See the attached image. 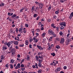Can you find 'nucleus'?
I'll return each mask as SVG.
<instances>
[{"label":"nucleus","mask_w":73,"mask_h":73,"mask_svg":"<svg viewBox=\"0 0 73 73\" xmlns=\"http://www.w3.org/2000/svg\"><path fill=\"white\" fill-rule=\"evenodd\" d=\"M39 8L40 9H42L43 8V6H44V3H39Z\"/></svg>","instance_id":"f257e3e1"},{"label":"nucleus","mask_w":73,"mask_h":73,"mask_svg":"<svg viewBox=\"0 0 73 73\" xmlns=\"http://www.w3.org/2000/svg\"><path fill=\"white\" fill-rule=\"evenodd\" d=\"M66 45H68L69 43V41H70V39L69 38H66Z\"/></svg>","instance_id":"f03ea898"},{"label":"nucleus","mask_w":73,"mask_h":73,"mask_svg":"<svg viewBox=\"0 0 73 73\" xmlns=\"http://www.w3.org/2000/svg\"><path fill=\"white\" fill-rule=\"evenodd\" d=\"M48 32V34H49V35H52L54 33L53 31H52V30L51 29L49 30Z\"/></svg>","instance_id":"7ed1b4c3"},{"label":"nucleus","mask_w":73,"mask_h":73,"mask_svg":"<svg viewBox=\"0 0 73 73\" xmlns=\"http://www.w3.org/2000/svg\"><path fill=\"white\" fill-rule=\"evenodd\" d=\"M56 60H54V61L52 63H51L50 64V65H51V66H52V65H54V66H56Z\"/></svg>","instance_id":"20e7f679"},{"label":"nucleus","mask_w":73,"mask_h":73,"mask_svg":"<svg viewBox=\"0 0 73 73\" xmlns=\"http://www.w3.org/2000/svg\"><path fill=\"white\" fill-rule=\"evenodd\" d=\"M60 25H61V26H64V27H66V23L65 22H62Z\"/></svg>","instance_id":"39448f33"},{"label":"nucleus","mask_w":73,"mask_h":73,"mask_svg":"<svg viewBox=\"0 0 73 73\" xmlns=\"http://www.w3.org/2000/svg\"><path fill=\"white\" fill-rule=\"evenodd\" d=\"M20 68V64L19 63L17 66L15 67V69H19Z\"/></svg>","instance_id":"423d86ee"},{"label":"nucleus","mask_w":73,"mask_h":73,"mask_svg":"<svg viewBox=\"0 0 73 73\" xmlns=\"http://www.w3.org/2000/svg\"><path fill=\"white\" fill-rule=\"evenodd\" d=\"M64 42H65V39L63 38H62L61 39V41L60 43L61 44H63Z\"/></svg>","instance_id":"0eeeda50"},{"label":"nucleus","mask_w":73,"mask_h":73,"mask_svg":"<svg viewBox=\"0 0 73 73\" xmlns=\"http://www.w3.org/2000/svg\"><path fill=\"white\" fill-rule=\"evenodd\" d=\"M10 66V68L11 69H13V65L12 64H11L9 65Z\"/></svg>","instance_id":"6e6552de"},{"label":"nucleus","mask_w":73,"mask_h":73,"mask_svg":"<svg viewBox=\"0 0 73 73\" xmlns=\"http://www.w3.org/2000/svg\"><path fill=\"white\" fill-rule=\"evenodd\" d=\"M3 50H6V49H7V48L6 47V46H3Z\"/></svg>","instance_id":"1a4fd4ad"},{"label":"nucleus","mask_w":73,"mask_h":73,"mask_svg":"<svg viewBox=\"0 0 73 73\" xmlns=\"http://www.w3.org/2000/svg\"><path fill=\"white\" fill-rule=\"evenodd\" d=\"M8 44L9 45V47L10 46V45H11V44H12V42H8Z\"/></svg>","instance_id":"9d476101"},{"label":"nucleus","mask_w":73,"mask_h":73,"mask_svg":"<svg viewBox=\"0 0 73 73\" xmlns=\"http://www.w3.org/2000/svg\"><path fill=\"white\" fill-rule=\"evenodd\" d=\"M18 44H19V43L17 41H14V44L15 45H18Z\"/></svg>","instance_id":"9b49d317"},{"label":"nucleus","mask_w":73,"mask_h":73,"mask_svg":"<svg viewBox=\"0 0 73 73\" xmlns=\"http://www.w3.org/2000/svg\"><path fill=\"white\" fill-rule=\"evenodd\" d=\"M5 45L6 46L7 45L8 46V47H9V44H8V42L7 43V42H5Z\"/></svg>","instance_id":"f8f14e48"},{"label":"nucleus","mask_w":73,"mask_h":73,"mask_svg":"<svg viewBox=\"0 0 73 73\" xmlns=\"http://www.w3.org/2000/svg\"><path fill=\"white\" fill-rule=\"evenodd\" d=\"M13 48V47H12V45L11 46L9 47V50H10V51H11L12 50V49Z\"/></svg>","instance_id":"ddd939ff"},{"label":"nucleus","mask_w":73,"mask_h":73,"mask_svg":"<svg viewBox=\"0 0 73 73\" xmlns=\"http://www.w3.org/2000/svg\"><path fill=\"white\" fill-rule=\"evenodd\" d=\"M17 15L16 14H14L11 16V18H14V17H16Z\"/></svg>","instance_id":"4468645a"},{"label":"nucleus","mask_w":73,"mask_h":73,"mask_svg":"<svg viewBox=\"0 0 73 73\" xmlns=\"http://www.w3.org/2000/svg\"><path fill=\"white\" fill-rule=\"evenodd\" d=\"M42 72V70L41 69H39L38 70V73H41Z\"/></svg>","instance_id":"2eb2a0df"},{"label":"nucleus","mask_w":73,"mask_h":73,"mask_svg":"<svg viewBox=\"0 0 73 73\" xmlns=\"http://www.w3.org/2000/svg\"><path fill=\"white\" fill-rule=\"evenodd\" d=\"M39 58L38 57V56H36V60L37 61H38Z\"/></svg>","instance_id":"dca6fc26"},{"label":"nucleus","mask_w":73,"mask_h":73,"mask_svg":"<svg viewBox=\"0 0 73 73\" xmlns=\"http://www.w3.org/2000/svg\"><path fill=\"white\" fill-rule=\"evenodd\" d=\"M11 52H16V50H15V49L14 48H13L11 50Z\"/></svg>","instance_id":"f3484780"},{"label":"nucleus","mask_w":73,"mask_h":73,"mask_svg":"<svg viewBox=\"0 0 73 73\" xmlns=\"http://www.w3.org/2000/svg\"><path fill=\"white\" fill-rule=\"evenodd\" d=\"M38 66L39 67H40V68H41V63H38Z\"/></svg>","instance_id":"a211bd4d"},{"label":"nucleus","mask_w":73,"mask_h":73,"mask_svg":"<svg viewBox=\"0 0 73 73\" xmlns=\"http://www.w3.org/2000/svg\"><path fill=\"white\" fill-rule=\"evenodd\" d=\"M37 16V14H34L33 15L34 17H36Z\"/></svg>","instance_id":"6ab92c4d"},{"label":"nucleus","mask_w":73,"mask_h":73,"mask_svg":"<svg viewBox=\"0 0 73 73\" xmlns=\"http://www.w3.org/2000/svg\"><path fill=\"white\" fill-rule=\"evenodd\" d=\"M9 66V65L8 64H7L6 65H5V68H7V69L8 68V67Z\"/></svg>","instance_id":"aec40b11"},{"label":"nucleus","mask_w":73,"mask_h":73,"mask_svg":"<svg viewBox=\"0 0 73 73\" xmlns=\"http://www.w3.org/2000/svg\"><path fill=\"white\" fill-rule=\"evenodd\" d=\"M60 3H64L65 2V0H60Z\"/></svg>","instance_id":"412c9836"},{"label":"nucleus","mask_w":73,"mask_h":73,"mask_svg":"<svg viewBox=\"0 0 73 73\" xmlns=\"http://www.w3.org/2000/svg\"><path fill=\"white\" fill-rule=\"evenodd\" d=\"M35 3L37 5H39L40 4V3H38V2L37 1H36L35 2Z\"/></svg>","instance_id":"4be33fe9"},{"label":"nucleus","mask_w":73,"mask_h":73,"mask_svg":"<svg viewBox=\"0 0 73 73\" xmlns=\"http://www.w3.org/2000/svg\"><path fill=\"white\" fill-rule=\"evenodd\" d=\"M59 34H60V36H62V35H63V33H62V31L60 32L59 33Z\"/></svg>","instance_id":"5701e85b"},{"label":"nucleus","mask_w":73,"mask_h":73,"mask_svg":"<svg viewBox=\"0 0 73 73\" xmlns=\"http://www.w3.org/2000/svg\"><path fill=\"white\" fill-rule=\"evenodd\" d=\"M56 69H57V70L58 71H60V70H61V68H60L59 67V68H56Z\"/></svg>","instance_id":"b1692460"},{"label":"nucleus","mask_w":73,"mask_h":73,"mask_svg":"<svg viewBox=\"0 0 73 73\" xmlns=\"http://www.w3.org/2000/svg\"><path fill=\"white\" fill-rule=\"evenodd\" d=\"M51 55L53 56H55V55H56V54L54 53H51Z\"/></svg>","instance_id":"393cba45"},{"label":"nucleus","mask_w":73,"mask_h":73,"mask_svg":"<svg viewBox=\"0 0 73 73\" xmlns=\"http://www.w3.org/2000/svg\"><path fill=\"white\" fill-rule=\"evenodd\" d=\"M56 48H57V49H60V46H56Z\"/></svg>","instance_id":"a878e982"},{"label":"nucleus","mask_w":73,"mask_h":73,"mask_svg":"<svg viewBox=\"0 0 73 73\" xmlns=\"http://www.w3.org/2000/svg\"><path fill=\"white\" fill-rule=\"evenodd\" d=\"M14 60L13 59H11V64H12V63H13L14 62Z\"/></svg>","instance_id":"bb28decb"},{"label":"nucleus","mask_w":73,"mask_h":73,"mask_svg":"<svg viewBox=\"0 0 73 73\" xmlns=\"http://www.w3.org/2000/svg\"><path fill=\"white\" fill-rule=\"evenodd\" d=\"M4 58V56L2 55L1 56V59H2V60H3Z\"/></svg>","instance_id":"cd10ccee"},{"label":"nucleus","mask_w":73,"mask_h":73,"mask_svg":"<svg viewBox=\"0 0 73 73\" xmlns=\"http://www.w3.org/2000/svg\"><path fill=\"white\" fill-rule=\"evenodd\" d=\"M34 42H38V40L37 39H34Z\"/></svg>","instance_id":"c85d7f7f"},{"label":"nucleus","mask_w":73,"mask_h":73,"mask_svg":"<svg viewBox=\"0 0 73 73\" xmlns=\"http://www.w3.org/2000/svg\"><path fill=\"white\" fill-rule=\"evenodd\" d=\"M45 33H43L42 34V37H44L45 35Z\"/></svg>","instance_id":"c756f323"},{"label":"nucleus","mask_w":73,"mask_h":73,"mask_svg":"<svg viewBox=\"0 0 73 73\" xmlns=\"http://www.w3.org/2000/svg\"><path fill=\"white\" fill-rule=\"evenodd\" d=\"M52 38H53L51 36L50 38L49 39V41H52Z\"/></svg>","instance_id":"7c9ffc66"},{"label":"nucleus","mask_w":73,"mask_h":73,"mask_svg":"<svg viewBox=\"0 0 73 73\" xmlns=\"http://www.w3.org/2000/svg\"><path fill=\"white\" fill-rule=\"evenodd\" d=\"M37 47L40 49V48H41V46H39V45H37Z\"/></svg>","instance_id":"2f4dec72"},{"label":"nucleus","mask_w":73,"mask_h":73,"mask_svg":"<svg viewBox=\"0 0 73 73\" xmlns=\"http://www.w3.org/2000/svg\"><path fill=\"white\" fill-rule=\"evenodd\" d=\"M24 8H23L22 9L20 10V12H23V10H24Z\"/></svg>","instance_id":"473e14b6"},{"label":"nucleus","mask_w":73,"mask_h":73,"mask_svg":"<svg viewBox=\"0 0 73 73\" xmlns=\"http://www.w3.org/2000/svg\"><path fill=\"white\" fill-rule=\"evenodd\" d=\"M24 46V44H20L19 45V46L20 47H23V46Z\"/></svg>","instance_id":"72a5a7b5"},{"label":"nucleus","mask_w":73,"mask_h":73,"mask_svg":"<svg viewBox=\"0 0 73 73\" xmlns=\"http://www.w3.org/2000/svg\"><path fill=\"white\" fill-rule=\"evenodd\" d=\"M19 29V32H21V31H23V30L22 29H21L20 28V29Z\"/></svg>","instance_id":"f704fd0d"},{"label":"nucleus","mask_w":73,"mask_h":73,"mask_svg":"<svg viewBox=\"0 0 73 73\" xmlns=\"http://www.w3.org/2000/svg\"><path fill=\"white\" fill-rule=\"evenodd\" d=\"M52 35L54 37H56V35L54 34V33Z\"/></svg>","instance_id":"c9c22d12"},{"label":"nucleus","mask_w":73,"mask_h":73,"mask_svg":"<svg viewBox=\"0 0 73 73\" xmlns=\"http://www.w3.org/2000/svg\"><path fill=\"white\" fill-rule=\"evenodd\" d=\"M38 61L39 63H41V62H42V60H41L40 59H39Z\"/></svg>","instance_id":"e433bc0d"},{"label":"nucleus","mask_w":73,"mask_h":73,"mask_svg":"<svg viewBox=\"0 0 73 73\" xmlns=\"http://www.w3.org/2000/svg\"><path fill=\"white\" fill-rule=\"evenodd\" d=\"M72 16L71 15H70V16H69V19H71L72 18Z\"/></svg>","instance_id":"4c0bfd02"},{"label":"nucleus","mask_w":73,"mask_h":73,"mask_svg":"<svg viewBox=\"0 0 73 73\" xmlns=\"http://www.w3.org/2000/svg\"><path fill=\"white\" fill-rule=\"evenodd\" d=\"M51 7H49L48 8V11H50V9H51Z\"/></svg>","instance_id":"58836bf2"},{"label":"nucleus","mask_w":73,"mask_h":73,"mask_svg":"<svg viewBox=\"0 0 73 73\" xmlns=\"http://www.w3.org/2000/svg\"><path fill=\"white\" fill-rule=\"evenodd\" d=\"M33 40V39H30L29 40L30 42H32Z\"/></svg>","instance_id":"ea45409f"},{"label":"nucleus","mask_w":73,"mask_h":73,"mask_svg":"<svg viewBox=\"0 0 73 73\" xmlns=\"http://www.w3.org/2000/svg\"><path fill=\"white\" fill-rule=\"evenodd\" d=\"M37 36H38V35H36V36H35L34 38H33V40H35L36 39V37H37Z\"/></svg>","instance_id":"a19ab883"},{"label":"nucleus","mask_w":73,"mask_h":73,"mask_svg":"<svg viewBox=\"0 0 73 73\" xmlns=\"http://www.w3.org/2000/svg\"><path fill=\"white\" fill-rule=\"evenodd\" d=\"M37 36H38V35H36V36H35L34 38H33V40H35L36 39V37H37Z\"/></svg>","instance_id":"79ce46f5"},{"label":"nucleus","mask_w":73,"mask_h":73,"mask_svg":"<svg viewBox=\"0 0 73 73\" xmlns=\"http://www.w3.org/2000/svg\"><path fill=\"white\" fill-rule=\"evenodd\" d=\"M4 3H2V5H1V7H3V6H4Z\"/></svg>","instance_id":"37998d69"},{"label":"nucleus","mask_w":73,"mask_h":73,"mask_svg":"<svg viewBox=\"0 0 73 73\" xmlns=\"http://www.w3.org/2000/svg\"><path fill=\"white\" fill-rule=\"evenodd\" d=\"M21 67H22V68H23V67H24V64H21Z\"/></svg>","instance_id":"c03bdc74"},{"label":"nucleus","mask_w":73,"mask_h":73,"mask_svg":"<svg viewBox=\"0 0 73 73\" xmlns=\"http://www.w3.org/2000/svg\"><path fill=\"white\" fill-rule=\"evenodd\" d=\"M21 29H22L23 30V31H24V29H23V26H21Z\"/></svg>","instance_id":"a18cd8bd"},{"label":"nucleus","mask_w":73,"mask_h":73,"mask_svg":"<svg viewBox=\"0 0 73 73\" xmlns=\"http://www.w3.org/2000/svg\"><path fill=\"white\" fill-rule=\"evenodd\" d=\"M39 58H40L41 59H42L43 58L42 56H38Z\"/></svg>","instance_id":"49530a36"},{"label":"nucleus","mask_w":73,"mask_h":73,"mask_svg":"<svg viewBox=\"0 0 73 73\" xmlns=\"http://www.w3.org/2000/svg\"><path fill=\"white\" fill-rule=\"evenodd\" d=\"M53 17H54V19H56L57 18V16H56V15H54L53 16Z\"/></svg>","instance_id":"de8ad7c7"},{"label":"nucleus","mask_w":73,"mask_h":73,"mask_svg":"<svg viewBox=\"0 0 73 73\" xmlns=\"http://www.w3.org/2000/svg\"><path fill=\"white\" fill-rule=\"evenodd\" d=\"M64 28V27H63L61 26L60 27V29L62 30Z\"/></svg>","instance_id":"09e8293b"},{"label":"nucleus","mask_w":73,"mask_h":73,"mask_svg":"<svg viewBox=\"0 0 73 73\" xmlns=\"http://www.w3.org/2000/svg\"><path fill=\"white\" fill-rule=\"evenodd\" d=\"M54 24L53 23H52L51 25V26L52 27H54Z\"/></svg>","instance_id":"8fccbe9b"},{"label":"nucleus","mask_w":73,"mask_h":73,"mask_svg":"<svg viewBox=\"0 0 73 73\" xmlns=\"http://www.w3.org/2000/svg\"><path fill=\"white\" fill-rule=\"evenodd\" d=\"M18 58H20V55L19 54H18L17 55Z\"/></svg>","instance_id":"3c124183"},{"label":"nucleus","mask_w":73,"mask_h":73,"mask_svg":"<svg viewBox=\"0 0 73 73\" xmlns=\"http://www.w3.org/2000/svg\"><path fill=\"white\" fill-rule=\"evenodd\" d=\"M25 26L26 27H27H27H28V24H25Z\"/></svg>","instance_id":"603ef678"},{"label":"nucleus","mask_w":73,"mask_h":73,"mask_svg":"<svg viewBox=\"0 0 73 73\" xmlns=\"http://www.w3.org/2000/svg\"><path fill=\"white\" fill-rule=\"evenodd\" d=\"M56 40H57V41H59L60 40V39L59 38H57Z\"/></svg>","instance_id":"864d4df0"},{"label":"nucleus","mask_w":73,"mask_h":73,"mask_svg":"<svg viewBox=\"0 0 73 73\" xmlns=\"http://www.w3.org/2000/svg\"><path fill=\"white\" fill-rule=\"evenodd\" d=\"M34 9H35V7H34L33 6V7H32L31 10L32 11H33V10H34Z\"/></svg>","instance_id":"5fc2aeb1"},{"label":"nucleus","mask_w":73,"mask_h":73,"mask_svg":"<svg viewBox=\"0 0 73 73\" xmlns=\"http://www.w3.org/2000/svg\"><path fill=\"white\" fill-rule=\"evenodd\" d=\"M59 13L58 12V11H55V13L56 14H58Z\"/></svg>","instance_id":"6e6d98bb"},{"label":"nucleus","mask_w":73,"mask_h":73,"mask_svg":"<svg viewBox=\"0 0 73 73\" xmlns=\"http://www.w3.org/2000/svg\"><path fill=\"white\" fill-rule=\"evenodd\" d=\"M15 19H19V16H17V17H16L15 18Z\"/></svg>","instance_id":"4d7b16f0"},{"label":"nucleus","mask_w":73,"mask_h":73,"mask_svg":"<svg viewBox=\"0 0 73 73\" xmlns=\"http://www.w3.org/2000/svg\"><path fill=\"white\" fill-rule=\"evenodd\" d=\"M58 29H59V27H56V30L58 32Z\"/></svg>","instance_id":"13d9d810"},{"label":"nucleus","mask_w":73,"mask_h":73,"mask_svg":"<svg viewBox=\"0 0 73 73\" xmlns=\"http://www.w3.org/2000/svg\"><path fill=\"white\" fill-rule=\"evenodd\" d=\"M29 48H32V44H30L29 45Z\"/></svg>","instance_id":"bf43d9fd"},{"label":"nucleus","mask_w":73,"mask_h":73,"mask_svg":"<svg viewBox=\"0 0 73 73\" xmlns=\"http://www.w3.org/2000/svg\"><path fill=\"white\" fill-rule=\"evenodd\" d=\"M39 49L40 50H43V49H44V48H42V47H40V49Z\"/></svg>","instance_id":"052dcab7"},{"label":"nucleus","mask_w":73,"mask_h":73,"mask_svg":"<svg viewBox=\"0 0 73 73\" xmlns=\"http://www.w3.org/2000/svg\"><path fill=\"white\" fill-rule=\"evenodd\" d=\"M15 52H13L11 51V53H12V54L13 55H14L15 54Z\"/></svg>","instance_id":"680f3d73"},{"label":"nucleus","mask_w":73,"mask_h":73,"mask_svg":"<svg viewBox=\"0 0 73 73\" xmlns=\"http://www.w3.org/2000/svg\"><path fill=\"white\" fill-rule=\"evenodd\" d=\"M41 53H40V52H39L38 54V56H40V55H41Z\"/></svg>","instance_id":"e2e57ef3"},{"label":"nucleus","mask_w":73,"mask_h":73,"mask_svg":"<svg viewBox=\"0 0 73 73\" xmlns=\"http://www.w3.org/2000/svg\"><path fill=\"white\" fill-rule=\"evenodd\" d=\"M25 68H21V69L22 70V71H24V70H25Z\"/></svg>","instance_id":"0e129e2a"},{"label":"nucleus","mask_w":73,"mask_h":73,"mask_svg":"<svg viewBox=\"0 0 73 73\" xmlns=\"http://www.w3.org/2000/svg\"><path fill=\"white\" fill-rule=\"evenodd\" d=\"M64 69H66L67 68L66 66H64L63 68Z\"/></svg>","instance_id":"69168bd1"},{"label":"nucleus","mask_w":73,"mask_h":73,"mask_svg":"<svg viewBox=\"0 0 73 73\" xmlns=\"http://www.w3.org/2000/svg\"><path fill=\"white\" fill-rule=\"evenodd\" d=\"M40 12L42 13H43V11H42V9H41L40 10Z\"/></svg>","instance_id":"338daca9"},{"label":"nucleus","mask_w":73,"mask_h":73,"mask_svg":"<svg viewBox=\"0 0 73 73\" xmlns=\"http://www.w3.org/2000/svg\"><path fill=\"white\" fill-rule=\"evenodd\" d=\"M70 15H72V16H73V12H72L71 13V14H70Z\"/></svg>","instance_id":"774afa93"}]
</instances>
